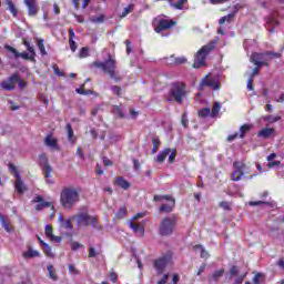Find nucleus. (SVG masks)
<instances>
[{
	"label": "nucleus",
	"mask_w": 284,
	"mask_h": 284,
	"mask_svg": "<svg viewBox=\"0 0 284 284\" xmlns=\"http://www.w3.org/2000/svg\"><path fill=\"white\" fill-rule=\"evenodd\" d=\"M281 57L280 53H253L251 55V63H254L255 68L253 69L248 80H247V90H254V77L261 72V65H263L270 58L278 59Z\"/></svg>",
	"instance_id": "obj_1"
},
{
	"label": "nucleus",
	"mask_w": 284,
	"mask_h": 284,
	"mask_svg": "<svg viewBox=\"0 0 284 284\" xmlns=\"http://www.w3.org/2000/svg\"><path fill=\"white\" fill-rule=\"evenodd\" d=\"M81 190L69 186L64 187L60 194V203L63 205L67 210H70L75 203H79V193Z\"/></svg>",
	"instance_id": "obj_2"
},
{
	"label": "nucleus",
	"mask_w": 284,
	"mask_h": 284,
	"mask_svg": "<svg viewBox=\"0 0 284 284\" xmlns=\"http://www.w3.org/2000/svg\"><path fill=\"white\" fill-rule=\"evenodd\" d=\"M185 94H187L185 83L174 82L171 85L166 101H176V103H183Z\"/></svg>",
	"instance_id": "obj_3"
},
{
	"label": "nucleus",
	"mask_w": 284,
	"mask_h": 284,
	"mask_svg": "<svg viewBox=\"0 0 284 284\" xmlns=\"http://www.w3.org/2000/svg\"><path fill=\"white\" fill-rule=\"evenodd\" d=\"M214 48H216V40L203 45L195 54L193 68H203V65H205L207 54H210Z\"/></svg>",
	"instance_id": "obj_4"
},
{
	"label": "nucleus",
	"mask_w": 284,
	"mask_h": 284,
	"mask_svg": "<svg viewBox=\"0 0 284 284\" xmlns=\"http://www.w3.org/2000/svg\"><path fill=\"white\" fill-rule=\"evenodd\" d=\"M94 65L95 68H100V70H103V72L105 74H109L111 79H116V60H114L111 54H109V59L106 61H95Z\"/></svg>",
	"instance_id": "obj_5"
},
{
	"label": "nucleus",
	"mask_w": 284,
	"mask_h": 284,
	"mask_svg": "<svg viewBox=\"0 0 284 284\" xmlns=\"http://www.w3.org/2000/svg\"><path fill=\"white\" fill-rule=\"evenodd\" d=\"M176 226V217L174 216H166L161 220L159 234L160 236H170L172 232H174V227Z\"/></svg>",
	"instance_id": "obj_6"
},
{
	"label": "nucleus",
	"mask_w": 284,
	"mask_h": 284,
	"mask_svg": "<svg viewBox=\"0 0 284 284\" xmlns=\"http://www.w3.org/2000/svg\"><path fill=\"white\" fill-rule=\"evenodd\" d=\"M175 26H176V22L165 18V16H158L153 20V27L158 34H161V32H163V30H171V28H173Z\"/></svg>",
	"instance_id": "obj_7"
},
{
	"label": "nucleus",
	"mask_w": 284,
	"mask_h": 284,
	"mask_svg": "<svg viewBox=\"0 0 284 284\" xmlns=\"http://www.w3.org/2000/svg\"><path fill=\"white\" fill-rule=\"evenodd\" d=\"M200 85L201 88H210L216 92L217 90H221V78L209 73L202 79Z\"/></svg>",
	"instance_id": "obj_8"
},
{
	"label": "nucleus",
	"mask_w": 284,
	"mask_h": 284,
	"mask_svg": "<svg viewBox=\"0 0 284 284\" xmlns=\"http://www.w3.org/2000/svg\"><path fill=\"white\" fill-rule=\"evenodd\" d=\"M9 170L13 176H16V191L18 194H23L28 187L26 184H23V180H21V174L19 173V170H17V166L14 164H9Z\"/></svg>",
	"instance_id": "obj_9"
},
{
	"label": "nucleus",
	"mask_w": 284,
	"mask_h": 284,
	"mask_svg": "<svg viewBox=\"0 0 284 284\" xmlns=\"http://www.w3.org/2000/svg\"><path fill=\"white\" fill-rule=\"evenodd\" d=\"M153 201H168L166 204H162L160 206V212H171L176 204L174 197L169 195H154Z\"/></svg>",
	"instance_id": "obj_10"
},
{
	"label": "nucleus",
	"mask_w": 284,
	"mask_h": 284,
	"mask_svg": "<svg viewBox=\"0 0 284 284\" xmlns=\"http://www.w3.org/2000/svg\"><path fill=\"white\" fill-rule=\"evenodd\" d=\"M247 174V166L243 162H235L232 173V181H241Z\"/></svg>",
	"instance_id": "obj_11"
},
{
	"label": "nucleus",
	"mask_w": 284,
	"mask_h": 284,
	"mask_svg": "<svg viewBox=\"0 0 284 284\" xmlns=\"http://www.w3.org/2000/svg\"><path fill=\"white\" fill-rule=\"evenodd\" d=\"M40 164L43 170L45 182L49 185H52L54 183L52 180H50V176H52V166H50L48 163V158H45V155H40Z\"/></svg>",
	"instance_id": "obj_12"
},
{
	"label": "nucleus",
	"mask_w": 284,
	"mask_h": 284,
	"mask_svg": "<svg viewBox=\"0 0 284 284\" xmlns=\"http://www.w3.org/2000/svg\"><path fill=\"white\" fill-rule=\"evenodd\" d=\"M170 265V255H163L160 258L154 261V268L156 270L158 274H163L165 267Z\"/></svg>",
	"instance_id": "obj_13"
},
{
	"label": "nucleus",
	"mask_w": 284,
	"mask_h": 284,
	"mask_svg": "<svg viewBox=\"0 0 284 284\" xmlns=\"http://www.w3.org/2000/svg\"><path fill=\"white\" fill-rule=\"evenodd\" d=\"M17 83H19V74L14 73L9 79L2 81L1 88H3V90H14Z\"/></svg>",
	"instance_id": "obj_14"
},
{
	"label": "nucleus",
	"mask_w": 284,
	"mask_h": 284,
	"mask_svg": "<svg viewBox=\"0 0 284 284\" xmlns=\"http://www.w3.org/2000/svg\"><path fill=\"white\" fill-rule=\"evenodd\" d=\"M4 48L6 50H8V52H11V54H13L16 59H19V57H21V59H24L26 61H34V55H30V53L26 51L20 53L19 51H17V49L10 45H6Z\"/></svg>",
	"instance_id": "obj_15"
},
{
	"label": "nucleus",
	"mask_w": 284,
	"mask_h": 284,
	"mask_svg": "<svg viewBox=\"0 0 284 284\" xmlns=\"http://www.w3.org/2000/svg\"><path fill=\"white\" fill-rule=\"evenodd\" d=\"M24 4L28 8V14L30 17H37V14H39V6L37 4V0H24Z\"/></svg>",
	"instance_id": "obj_16"
},
{
	"label": "nucleus",
	"mask_w": 284,
	"mask_h": 284,
	"mask_svg": "<svg viewBox=\"0 0 284 284\" xmlns=\"http://www.w3.org/2000/svg\"><path fill=\"white\" fill-rule=\"evenodd\" d=\"M73 219H75L78 227L90 225V215H88V213H79L78 215H74Z\"/></svg>",
	"instance_id": "obj_17"
},
{
	"label": "nucleus",
	"mask_w": 284,
	"mask_h": 284,
	"mask_svg": "<svg viewBox=\"0 0 284 284\" xmlns=\"http://www.w3.org/2000/svg\"><path fill=\"white\" fill-rule=\"evenodd\" d=\"M44 145L50 148V150H60L59 143L57 142V139L52 136V134H49L44 138Z\"/></svg>",
	"instance_id": "obj_18"
},
{
	"label": "nucleus",
	"mask_w": 284,
	"mask_h": 284,
	"mask_svg": "<svg viewBox=\"0 0 284 284\" xmlns=\"http://www.w3.org/2000/svg\"><path fill=\"white\" fill-rule=\"evenodd\" d=\"M276 26H278V20L276 18H274V16H268L266 19V30H268V32L272 34L276 28Z\"/></svg>",
	"instance_id": "obj_19"
},
{
	"label": "nucleus",
	"mask_w": 284,
	"mask_h": 284,
	"mask_svg": "<svg viewBox=\"0 0 284 284\" xmlns=\"http://www.w3.org/2000/svg\"><path fill=\"white\" fill-rule=\"evenodd\" d=\"M131 230H133L134 234L138 236H144L145 227L143 225L136 224L133 221L129 222Z\"/></svg>",
	"instance_id": "obj_20"
},
{
	"label": "nucleus",
	"mask_w": 284,
	"mask_h": 284,
	"mask_svg": "<svg viewBox=\"0 0 284 284\" xmlns=\"http://www.w3.org/2000/svg\"><path fill=\"white\" fill-rule=\"evenodd\" d=\"M22 256L24 258H38L39 256H41V253L32 248V246H29L28 250L22 253Z\"/></svg>",
	"instance_id": "obj_21"
},
{
	"label": "nucleus",
	"mask_w": 284,
	"mask_h": 284,
	"mask_svg": "<svg viewBox=\"0 0 284 284\" xmlns=\"http://www.w3.org/2000/svg\"><path fill=\"white\" fill-rule=\"evenodd\" d=\"M273 134L274 128H265L257 133V136L258 139H270V136H272Z\"/></svg>",
	"instance_id": "obj_22"
},
{
	"label": "nucleus",
	"mask_w": 284,
	"mask_h": 284,
	"mask_svg": "<svg viewBox=\"0 0 284 284\" xmlns=\"http://www.w3.org/2000/svg\"><path fill=\"white\" fill-rule=\"evenodd\" d=\"M67 136L71 145H74L77 143V138H74V131L72 130L71 124H67Z\"/></svg>",
	"instance_id": "obj_23"
},
{
	"label": "nucleus",
	"mask_w": 284,
	"mask_h": 284,
	"mask_svg": "<svg viewBox=\"0 0 284 284\" xmlns=\"http://www.w3.org/2000/svg\"><path fill=\"white\" fill-rule=\"evenodd\" d=\"M125 105L121 104V105H114L113 106V114L115 116H119L120 119H123V116H125Z\"/></svg>",
	"instance_id": "obj_24"
},
{
	"label": "nucleus",
	"mask_w": 284,
	"mask_h": 284,
	"mask_svg": "<svg viewBox=\"0 0 284 284\" xmlns=\"http://www.w3.org/2000/svg\"><path fill=\"white\" fill-rule=\"evenodd\" d=\"M275 159H276V153H271L266 158V161H268V164H267L268 168H278V165H281V161H274Z\"/></svg>",
	"instance_id": "obj_25"
},
{
	"label": "nucleus",
	"mask_w": 284,
	"mask_h": 284,
	"mask_svg": "<svg viewBox=\"0 0 284 284\" xmlns=\"http://www.w3.org/2000/svg\"><path fill=\"white\" fill-rule=\"evenodd\" d=\"M187 4V0H178V2H172V0H170V6L171 8H174L175 10H185V7Z\"/></svg>",
	"instance_id": "obj_26"
},
{
	"label": "nucleus",
	"mask_w": 284,
	"mask_h": 284,
	"mask_svg": "<svg viewBox=\"0 0 284 284\" xmlns=\"http://www.w3.org/2000/svg\"><path fill=\"white\" fill-rule=\"evenodd\" d=\"M115 185H119V187H122V190H129L130 189V182H128L125 179L118 176L115 179Z\"/></svg>",
	"instance_id": "obj_27"
},
{
	"label": "nucleus",
	"mask_w": 284,
	"mask_h": 284,
	"mask_svg": "<svg viewBox=\"0 0 284 284\" xmlns=\"http://www.w3.org/2000/svg\"><path fill=\"white\" fill-rule=\"evenodd\" d=\"M169 154H170V149H164L162 152H160L156 155V158H155L156 163H163L165 161V159H168Z\"/></svg>",
	"instance_id": "obj_28"
},
{
	"label": "nucleus",
	"mask_w": 284,
	"mask_h": 284,
	"mask_svg": "<svg viewBox=\"0 0 284 284\" xmlns=\"http://www.w3.org/2000/svg\"><path fill=\"white\" fill-rule=\"evenodd\" d=\"M236 12H239V8L235 7V11L233 13L222 17L219 20L220 26H223V23H225V22H227V23L232 22V19H234V14H236Z\"/></svg>",
	"instance_id": "obj_29"
},
{
	"label": "nucleus",
	"mask_w": 284,
	"mask_h": 284,
	"mask_svg": "<svg viewBox=\"0 0 284 284\" xmlns=\"http://www.w3.org/2000/svg\"><path fill=\"white\" fill-rule=\"evenodd\" d=\"M6 4L8 6V10L11 12L12 17H17L19 11L17 10V7H14L12 0H6Z\"/></svg>",
	"instance_id": "obj_30"
},
{
	"label": "nucleus",
	"mask_w": 284,
	"mask_h": 284,
	"mask_svg": "<svg viewBox=\"0 0 284 284\" xmlns=\"http://www.w3.org/2000/svg\"><path fill=\"white\" fill-rule=\"evenodd\" d=\"M220 112H221V103L214 102L213 109L211 111V118L214 119V118L219 116Z\"/></svg>",
	"instance_id": "obj_31"
},
{
	"label": "nucleus",
	"mask_w": 284,
	"mask_h": 284,
	"mask_svg": "<svg viewBox=\"0 0 284 284\" xmlns=\"http://www.w3.org/2000/svg\"><path fill=\"white\" fill-rule=\"evenodd\" d=\"M0 222L2 227H4L6 232H12V227H10V222L6 220L2 214H0Z\"/></svg>",
	"instance_id": "obj_32"
},
{
	"label": "nucleus",
	"mask_w": 284,
	"mask_h": 284,
	"mask_svg": "<svg viewBox=\"0 0 284 284\" xmlns=\"http://www.w3.org/2000/svg\"><path fill=\"white\" fill-rule=\"evenodd\" d=\"M187 59H185V57H180L176 58L174 62H170L168 60L166 65H183V63H186Z\"/></svg>",
	"instance_id": "obj_33"
},
{
	"label": "nucleus",
	"mask_w": 284,
	"mask_h": 284,
	"mask_svg": "<svg viewBox=\"0 0 284 284\" xmlns=\"http://www.w3.org/2000/svg\"><path fill=\"white\" fill-rule=\"evenodd\" d=\"M250 130H252V124L242 125L241 129H240V139H244L245 133L250 132Z\"/></svg>",
	"instance_id": "obj_34"
},
{
	"label": "nucleus",
	"mask_w": 284,
	"mask_h": 284,
	"mask_svg": "<svg viewBox=\"0 0 284 284\" xmlns=\"http://www.w3.org/2000/svg\"><path fill=\"white\" fill-rule=\"evenodd\" d=\"M199 116L205 119L206 116H212V110L210 108H204L199 111Z\"/></svg>",
	"instance_id": "obj_35"
},
{
	"label": "nucleus",
	"mask_w": 284,
	"mask_h": 284,
	"mask_svg": "<svg viewBox=\"0 0 284 284\" xmlns=\"http://www.w3.org/2000/svg\"><path fill=\"white\" fill-rule=\"evenodd\" d=\"M38 50H40V54H42V57H45V54H48V51H45V44L43 39L38 40Z\"/></svg>",
	"instance_id": "obj_36"
},
{
	"label": "nucleus",
	"mask_w": 284,
	"mask_h": 284,
	"mask_svg": "<svg viewBox=\"0 0 284 284\" xmlns=\"http://www.w3.org/2000/svg\"><path fill=\"white\" fill-rule=\"evenodd\" d=\"M47 270L49 272V278H52L53 281H57V272L54 271V266L52 264H49L47 266Z\"/></svg>",
	"instance_id": "obj_37"
},
{
	"label": "nucleus",
	"mask_w": 284,
	"mask_h": 284,
	"mask_svg": "<svg viewBox=\"0 0 284 284\" xmlns=\"http://www.w3.org/2000/svg\"><path fill=\"white\" fill-rule=\"evenodd\" d=\"M264 121L267 123H277V121H281V115H266Z\"/></svg>",
	"instance_id": "obj_38"
},
{
	"label": "nucleus",
	"mask_w": 284,
	"mask_h": 284,
	"mask_svg": "<svg viewBox=\"0 0 284 284\" xmlns=\"http://www.w3.org/2000/svg\"><path fill=\"white\" fill-rule=\"evenodd\" d=\"M195 252H201V257L202 258H209L210 257V253H207V251H205L203 248V246H201V245H195Z\"/></svg>",
	"instance_id": "obj_39"
},
{
	"label": "nucleus",
	"mask_w": 284,
	"mask_h": 284,
	"mask_svg": "<svg viewBox=\"0 0 284 284\" xmlns=\"http://www.w3.org/2000/svg\"><path fill=\"white\" fill-rule=\"evenodd\" d=\"M152 143L153 149L151 151V154H156V152H159V145H161V141L159 140V138H153Z\"/></svg>",
	"instance_id": "obj_40"
},
{
	"label": "nucleus",
	"mask_w": 284,
	"mask_h": 284,
	"mask_svg": "<svg viewBox=\"0 0 284 284\" xmlns=\"http://www.w3.org/2000/svg\"><path fill=\"white\" fill-rule=\"evenodd\" d=\"M41 246H42V250H43L44 254H47V256H53V254H52V247H50V246L48 245V243L41 242Z\"/></svg>",
	"instance_id": "obj_41"
},
{
	"label": "nucleus",
	"mask_w": 284,
	"mask_h": 284,
	"mask_svg": "<svg viewBox=\"0 0 284 284\" xmlns=\"http://www.w3.org/2000/svg\"><path fill=\"white\" fill-rule=\"evenodd\" d=\"M105 21L104 16H93L90 18L91 23H103Z\"/></svg>",
	"instance_id": "obj_42"
},
{
	"label": "nucleus",
	"mask_w": 284,
	"mask_h": 284,
	"mask_svg": "<svg viewBox=\"0 0 284 284\" xmlns=\"http://www.w3.org/2000/svg\"><path fill=\"white\" fill-rule=\"evenodd\" d=\"M88 57H90V49H88L87 47H83L79 52V58L88 59Z\"/></svg>",
	"instance_id": "obj_43"
},
{
	"label": "nucleus",
	"mask_w": 284,
	"mask_h": 284,
	"mask_svg": "<svg viewBox=\"0 0 284 284\" xmlns=\"http://www.w3.org/2000/svg\"><path fill=\"white\" fill-rule=\"evenodd\" d=\"M263 281H265V275H263L262 273H257V274L253 277V283H254V284H261V283H263Z\"/></svg>",
	"instance_id": "obj_44"
},
{
	"label": "nucleus",
	"mask_w": 284,
	"mask_h": 284,
	"mask_svg": "<svg viewBox=\"0 0 284 284\" xmlns=\"http://www.w3.org/2000/svg\"><path fill=\"white\" fill-rule=\"evenodd\" d=\"M100 252L97 251L94 246L89 247V258H97L99 256Z\"/></svg>",
	"instance_id": "obj_45"
},
{
	"label": "nucleus",
	"mask_w": 284,
	"mask_h": 284,
	"mask_svg": "<svg viewBox=\"0 0 284 284\" xmlns=\"http://www.w3.org/2000/svg\"><path fill=\"white\" fill-rule=\"evenodd\" d=\"M83 88H85V84H82L80 88L75 89V92L78 94H83V95L92 94V90L85 91Z\"/></svg>",
	"instance_id": "obj_46"
},
{
	"label": "nucleus",
	"mask_w": 284,
	"mask_h": 284,
	"mask_svg": "<svg viewBox=\"0 0 284 284\" xmlns=\"http://www.w3.org/2000/svg\"><path fill=\"white\" fill-rule=\"evenodd\" d=\"M169 156V163H174L176 160V149H170V153L168 154Z\"/></svg>",
	"instance_id": "obj_47"
},
{
	"label": "nucleus",
	"mask_w": 284,
	"mask_h": 284,
	"mask_svg": "<svg viewBox=\"0 0 284 284\" xmlns=\"http://www.w3.org/2000/svg\"><path fill=\"white\" fill-rule=\"evenodd\" d=\"M223 274H225L224 270H217L213 273L212 275V281H219V278H221V276H223Z\"/></svg>",
	"instance_id": "obj_48"
},
{
	"label": "nucleus",
	"mask_w": 284,
	"mask_h": 284,
	"mask_svg": "<svg viewBox=\"0 0 284 284\" xmlns=\"http://www.w3.org/2000/svg\"><path fill=\"white\" fill-rule=\"evenodd\" d=\"M134 6L133 4H129L128 7L124 8L123 12L121 13V18H125L126 16L130 14V12H132Z\"/></svg>",
	"instance_id": "obj_49"
},
{
	"label": "nucleus",
	"mask_w": 284,
	"mask_h": 284,
	"mask_svg": "<svg viewBox=\"0 0 284 284\" xmlns=\"http://www.w3.org/2000/svg\"><path fill=\"white\" fill-rule=\"evenodd\" d=\"M128 214V210H125V207H121L118 212H116V214H115V216H116V219H125V215Z\"/></svg>",
	"instance_id": "obj_50"
},
{
	"label": "nucleus",
	"mask_w": 284,
	"mask_h": 284,
	"mask_svg": "<svg viewBox=\"0 0 284 284\" xmlns=\"http://www.w3.org/2000/svg\"><path fill=\"white\" fill-rule=\"evenodd\" d=\"M69 274L77 276L79 274V268L74 264H69Z\"/></svg>",
	"instance_id": "obj_51"
},
{
	"label": "nucleus",
	"mask_w": 284,
	"mask_h": 284,
	"mask_svg": "<svg viewBox=\"0 0 284 284\" xmlns=\"http://www.w3.org/2000/svg\"><path fill=\"white\" fill-rule=\"evenodd\" d=\"M44 232H45L47 239H50L51 236L54 235V234H52V226H51L50 224H47V225H45Z\"/></svg>",
	"instance_id": "obj_52"
},
{
	"label": "nucleus",
	"mask_w": 284,
	"mask_h": 284,
	"mask_svg": "<svg viewBox=\"0 0 284 284\" xmlns=\"http://www.w3.org/2000/svg\"><path fill=\"white\" fill-rule=\"evenodd\" d=\"M80 247H83V245L81 243H79V242H72L71 243V250L73 252H77V250H80Z\"/></svg>",
	"instance_id": "obj_53"
},
{
	"label": "nucleus",
	"mask_w": 284,
	"mask_h": 284,
	"mask_svg": "<svg viewBox=\"0 0 284 284\" xmlns=\"http://www.w3.org/2000/svg\"><path fill=\"white\" fill-rule=\"evenodd\" d=\"M62 227H64V230H72V222L70 220L64 221L63 224H61Z\"/></svg>",
	"instance_id": "obj_54"
},
{
	"label": "nucleus",
	"mask_w": 284,
	"mask_h": 284,
	"mask_svg": "<svg viewBox=\"0 0 284 284\" xmlns=\"http://www.w3.org/2000/svg\"><path fill=\"white\" fill-rule=\"evenodd\" d=\"M111 90H112L113 94H118V97L121 95V92H122L121 87L114 85L111 88Z\"/></svg>",
	"instance_id": "obj_55"
},
{
	"label": "nucleus",
	"mask_w": 284,
	"mask_h": 284,
	"mask_svg": "<svg viewBox=\"0 0 284 284\" xmlns=\"http://www.w3.org/2000/svg\"><path fill=\"white\" fill-rule=\"evenodd\" d=\"M89 225H92L93 227H97V216H90L89 215Z\"/></svg>",
	"instance_id": "obj_56"
},
{
	"label": "nucleus",
	"mask_w": 284,
	"mask_h": 284,
	"mask_svg": "<svg viewBox=\"0 0 284 284\" xmlns=\"http://www.w3.org/2000/svg\"><path fill=\"white\" fill-rule=\"evenodd\" d=\"M266 204H267V202H265V201H253V202L248 203V205H252V206H254V205H266Z\"/></svg>",
	"instance_id": "obj_57"
},
{
	"label": "nucleus",
	"mask_w": 284,
	"mask_h": 284,
	"mask_svg": "<svg viewBox=\"0 0 284 284\" xmlns=\"http://www.w3.org/2000/svg\"><path fill=\"white\" fill-rule=\"evenodd\" d=\"M69 45L73 52H77V42L74 40H69Z\"/></svg>",
	"instance_id": "obj_58"
},
{
	"label": "nucleus",
	"mask_w": 284,
	"mask_h": 284,
	"mask_svg": "<svg viewBox=\"0 0 284 284\" xmlns=\"http://www.w3.org/2000/svg\"><path fill=\"white\" fill-rule=\"evenodd\" d=\"M75 154L81 159H85V155L83 154V150L80 146H78Z\"/></svg>",
	"instance_id": "obj_59"
},
{
	"label": "nucleus",
	"mask_w": 284,
	"mask_h": 284,
	"mask_svg": "<svg viewBox=\"0 0 284 284\" xmlns=\"http://www.w3.org/2000/svg\"><path fill=\"white\" fill-rule=\"evenodd\" d=\"M237 273H239V267L232 266L230 270L231 276H236Z\"/></svg>",
	"instance_id": "obj_60"
},
{
	"label": "nucleus",
	"mask_w": 284,
	"mask_h": 284,
	"mask_svg": "<svg viewBox=\"0 0 284 284\" xmlns=\"http://www.w3.org/2000/svg\"><path fill=\"white\" fill-rule=\"evenodd\" d=\"M220 207H222V210H230V202H221Z\"/></svg>",
	"instance_id": "obj_61"
},
{
	"label": "nucleus",
	"mask_w": 284,
	"mask_h": 284,
	"mask_svg": "<svg viewBox=\"0 0 284 284\" xmlns=\"http://www.w3.org/2000/svg\"><path fill=\"white\" fill-rule=\"evenodd\" d=\"M182 125L183 128H187V115L185 113L182 115Z\"/></svg>",
	"instance_id": "obj_62"
},
{
	"label": "nucleus",
	"mask_w": 284,
	"mask_h": 284,
	"mask_svg": "<svg viewBox=\"0 0 284 284\" xmlns=\"http://www.w3.org/2000/svg\"><path fill=\"white\" fill-rule=\"evenodd\" d=\"M169 276H170L169 274H164V275H163V278L160 280V281L158 282V284H165V283H168Z\"/></svg>",
	"instance_id": "obj_63"
},
{
	"label": "nucleus",
	"mask_w": 284,
	"mask_h": 284,
	"mask_svg": "<svg viewBox=\"0 0 284 284\" xmlns=\"http://www.w3.org/2000/svg\"><path fill=\"white\" fill-rule=\"evenodd\" d=\"M50 240L53 242V243H61V237L60 236H57V235H52L50 237Z\"/></svg>",
	"instance_id": "obj_64"
}]
</instances>
